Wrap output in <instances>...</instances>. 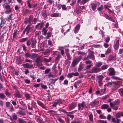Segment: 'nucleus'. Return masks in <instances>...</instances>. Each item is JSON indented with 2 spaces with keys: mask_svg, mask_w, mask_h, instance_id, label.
<instances>
[{
  "mask_svg": "<svg viewBox=\"0 0 123 123\" xmlns=\"http://www.w3.org/2000/svg\"><path fill=\"white\" fill-rule=\"evenodd\" d=\"M61 7L62 9L63 10H66L67 9V7H66V5H61Z\"/></svg>",
  "mask_w": 123,
  "mask_h": 123,
  "instance_id": "nucleus-40",
  "label": "nucleus"
},
{
  "mask_svg": "<svg viewBox=\"0 0 123 123\" xmlns=\"http://www.w3.org/2000/svg\"><path fill=\"white\" fill-rule=\"evenodd\" d=\"M25 96L27 99H29L31 98L30 94L28 93H26L25 94Z\"/></svg>",
  "mask_w": 123,
  "mask_h": 123,
  "instance_id": "nucleus-32",
  "label": "nucleus"
},
{
  "mask_svg": "<svg viewBox=\"0 0 123 123\" xmlns=\"http://www.w3.org/2000/svg\"><path fill=\"white\" fill-rule=\"evenodd\" d=\"M66 53L68 59L69 60H70L71 58L69 53V50L68 49H66Z\"/></svg>",
  "mask_w": 123,
  "mask_h": 123,
  "instance_id": "nucleus-21",
  "label": "nucleus"
},
{
  "mask_svg": "<svg viewBox=\"0 0 123 123\" xmlns=\"http://www.w3.org/2000/svg\"><path fill=\"white\" fill-rule=\"evenodd\" d=\"M42 15L44 18H46L47 16L49 14V13L47 12L46 10H43L41 12Z\"/></svg>",
  "mask_w": 123,
  "mask_h": 123,
  "instance_id": "nucleus-7",
  "label": "nucleus"
},
{
  "mask_svg": "<svg viewBox=\"0 0 123 123\" xmlns=\"http://www.w3.org/2000/svg\"><path fill=\"white\" fill-rule=\"evenodd\" d=\"M89 0H82L81 1V3L82 4L84 5Z\"/></svg>",
  "mask_w": 123,
  "mask_h": 123,
  "instance_id": "nucleus-51",
  "label": "nucleus"
},
{
  "mask_svg": "<svg viewBox=\"0 0 123 123\" xmlns=\"http://www.w3.org/2000/svg\"><path fill=\"white\" fill-rule=\"evenodd\" d=\"M28 40V38L27 37L22 38L20 39L19 42H20L23 43L27 41Z\"/></svg>",
  "mask_w": 123,
  "mask_h": 123,
  "instance_id": "nucleus-23",
  "label": "nucleus"
},
{
  "mask_svg": "<svg viewBox=\"0 0 123 123\" xmlns=\"http://www.w3.org/2000/svg\"><path fill=\"white\" fill-rule=\"evenodd\" d=\"M36 41L34 38H32L31 40V45L32 48H34L36 43Z\"/></svg>",
  "mask_w": 123,
  "mask_h": 123,
  "instance_id": "nucleus-14",
  "label": "nucleus"
},
{
  "mask_svg": "<svg viewBox=\"0 0 123 123\" xmlns=\"http://www.w3.org/2000/svg\"><path fill=\"white\" fill-rule=\"evenodd\" d=\"M30 25H28L25 28V30L27 31L26 33L27 35L29 33L30 30L32 28V27H30Z\"/></svg>",
  "mask_w": 123,
  "mask_h": 123,
  "instance_id": "nucleus-20",
  "label": "nucleus"
},
{
  "mask_svg": "<svg viewBox=\"0 0 123 123\" xmlns=\"http://www.w3.org/2000/svg\"><path fill=\"white\" fill-rule=\"evenodd\" d=\"M6 105L7 107H9L10 106V102H7L6 103Z\"/></svg>",
  "mask_w": 123,
  "mask_h": 123,
  "instance_id": "nucleus-53",
  "label": "nucleus"
},
{
  "mask_svg": "<svg viewBox=\"0 0 123 123\" xmlns=\"http://www.w3.org/2000/svg\"><path fill=\"white\" fill-rule=\"evenodd\" d=\"M12 117L13 119L14 120H16L18 118V117L17 116L16 114L13 115L12 116Z\"/></svg>",
  "mask_w": 123,
  "mask_h": 123,
  "instance_id": "nucleus-52",
  "label": "nucleus"
},
{
  "mask_svg": "<svg viewBox=\"0 0 123 123\" xmlns=\"http://www.w3.org/2000/svg\"><path fill=\"white\" fill-rule=\"evenodd\" d=\"M18 121L19 123H25V121L20 118H18Z\"/></svg>",
  "mask_w": 123,
  "mask_h": 123,
  "instance_id": "nucleus-46",
  "label": "nucleus"
},
{
  "mask_svg": "<svg viewBox=\"0 0 123 123\" xmlns=\"http://www.w3.org/2000/svg\"><path fill=\"white\" fill-rule=\"evenodd\" d=\"M99 80H102L104 78V77L102 75H100L98 76L97 77Z\"/></svg>",
  "mask_w": 123,
  "mask_h": 123,
  "instance_id": "nucleus-42",
  "label": "nucleus"
},
{
  "mask_svg": "<svg viewBox=\"0 0 123 123\" xmlns=\"http://www.w3.org/2000/svg\"><path fill=\"white\" fill-rule=\"evenodd\" d=\"M30 11L29 9H25L23 11V12L25 14L30 13Z\"/></svg>",
  "mask_w": 123,
  "mask_h": 123,
  "instance_id": "nucleus-33",
  "label": "nucleus"
},
{
  "mask_svg": "<svg viewBox=\"0 0 123 123\" xmlns=\"http://www.w3.org/2000/svg\"><path fill=\"white\" fill-rule=\"evenodd\" d=\"M12 87L15 90V91L18 90V87L16 85H12Z\"/></svg>",
  "mask_w": 123,
  "mask_h": 123,
  "instance_id": "nucleus-49",
  "label": "nucleus"
},
{
  "mask_svg": "<svg viewBox=\"0 0 123 123\" xmlns=\"http://www.w3.org/2000/svg\"><path fill=\"white\" fill-rule=\"evenodd\" d=\"M6 98V96L3 93H0V98L4 99Z\"/></svg>",
  "mask_w": 123,
  "mask_h": 123,
  "instance_id": "nucleus-34",
  "label": "nucleus"
},
{
  "mask_svg": "<svg viewBox=\"0 0 123 123\" xmlns=\"http://www.w3.org/2000/svg\"><path fill=\"white\" fill-rule=\"evenodd\" d=\"M58 120L59 122L61 123H63L65 122L60 117H59L58 118Z\"/></svg>",
  "mask_w": 123,
  "mask_h": 123,
  "instance_id": "nucleus-48",
  "label": "nucleus"
},
{
  "mask_svg": "<svg viewBox=\"0 0 123 123\" xmlns=\"http://www.w3.org/2000/svg\"><path fill=\"white\" fill-rule=\"evenodd\" d=\"M31 55L29 52L26 53L25 55V56L26 57H31Z\"/></svg>",
  "mask_w": 123,
  "mask_h": 123,
  "instance_id": "nucleus-41",
  "label": "nucleus"
},
{
  "mask_svg": "<svg viewBox=\"0 0 123 123\" xmlns=\"http://www.w3.org/2000/svg\"><path fill=\"white\" fill-rule=\"evenodd\" d=\"M82 65H80L79 66L78 70L79 72L81 71L83 69Z\"/></svg>",
  "mask_w": 123,
  "mask_h": 123,
  "instance_id": "nucleus-44",
  "label": "nucleus"
},
{
  "mask_svg": "<svg viewBox=\"0 0 123 123\" xmlns=\"http://www.w3.org/2000/svg\"><path fill=\"white\" fill-rule=\"evenodd\" d=\"M51 34L50 32H48L47 34V36L45 37V38L46 39H49V37H51Z\"/></svg>",
  "mask_w": 123,
  "mask_h": 123,
  "instance_id": "nucleus-39",
  "label": "nucleus"
},
{
  "mask_svg": "<svg viewBox=\"0 0 123 123\" xmlns=\"http://www.w3.org/2000/svg\"><path fill=\"white\" fill-rule=\"evenodd\" d=\"M50 16L51 17H60L61 16V14L59 12H56L51 14Z\"/></svg>",
  "mask_w": 123,
  "mask_h": 123,
  "instance_id": "nucleus-9",
  "label": "nucleus"
},
{
  "mask_svg": "<svg viewBox=\"0 0 123 123\" xmlns=\"http://www.w3.org/2000/svg\"><path fill=\"white\" fill-rule=\"evenodd\" d=\"M120 102L119 100L115 101L112 103H111V107H113L116 105H117L120 103Z\"/></svg>",
  "mask_w": 123,
  "mask_h": 123,
  "instance_id": "nucleus-13",
  "label": "nucleus"
},
{
  "mask_svg": "<svg viewBox=\"0 0 123 123\" xmlns=\"http://www.w3.org/2000/svg\"><path fill=\"white\" fill-rule=\"evenodd\" d=\"M108 67V66L107 65H103L101 67V69L103 70H105L107 69Z\"/></svg>",
  "mask_w": 123,
  "mask_h": 123,
  "instance_id": "nucleus-36",
  "label": "nucleus"
},
{
  "mask_svg": "<svg viewBox=\"0 0 123 123\" xmlns=\"http://www.w3.org/2000/svg\"><path fill=\"white\" fill-rule=\"evenodd\" d=\"M89 55V56L90 58H92L93 59L94 58V55L92 53H90Z\"/></svg>",
  "mask_w": 123,
  "mask_h": 123,
  "instance_id": "nucleus-63",
  "label": "nucleus"
},
{
  "mask_svg": "<svg viewBox=\"0 0 123 123\" xmlns=\"http://www.w3.org/2000/svg\"><path fill=\"white\" fill-rule=\"evenodd\" d=\"M37 121L39 123H44L43 120L39 118H38L37 119Z\"/></svg>",
  "mask_w": 123,
  "mask_h": 123,
  "instance_id": "nucleus-43",
  "label": "nucleus"
},
{
  "mask_svg": "<svg viewBox=\"0 0 123 123\" xmlns=\"http://www.w3.org/2000/svg\"><path fill=\"white\" fill-rule=\"evenodd\" d=\"M111 78L115 80H120L121 79L115 76H112L111 77Z\"/></svg>",
  "mask_w": 123,
  "mask_h": 123,
  "instance_id": "nucleus-55",
  "label": "nucleus"
},
{
  "mask_svg": "<svg viewBox=\"0 0 123 123\" xmlns=\"http://www.w3.org/2000/svg\"><path fill=\"white\" fill-rule=\"evenodd\" d=\"M98 122L100 123H106L107 121H104L103 120H99Z\"/></svg>",
  "mask_w": 123,
  "mask_h": 123,
  "instance_id": "nucleus-64",
  "label": "nucleus"
},
{
  "mask_svg": "<svg viewBox=\"0 0 123 123\" xmlns=\"http://www.w3.org/2000/svg\"><path fill=\"white\" fill-rule=\"evenodd\" d=\"M122 112H119L117 113L116 114V118H119L122 116Z\"/></svg>",
  "mask_w": 123,
  "mask_h": 123,
  "instance_id": "nucleus-29",
  "label": "nucleus"
},
{
  "mask_svg": "<svg viewBox=\"0 0 123 123\" xmlns=\"http://www.w3.org/2000/svg\"><path fill=\"white\" fill-rule=\"evenodd\" d=\"M41 87L42 88L44 89H46L47 88V86L46 85H43L42 84H41Z\"/></svg>",
  "mask_w": 123,
  "mask_h": 123,
  "instance_id": "nucleus-54",
  "label": "nucleus"
},
{
  "mask_svg": "<svg viewBox=\"0 0 123 123\" xmlns=\"http://www.w3.org/2000/svg\"><path fill=\"white\" fill-rule=\"evenodd\" d=\"M91 70L92 73H97L100 71L101 68H97L95 67H94L92 68Z\"/></svg>",
  "mask_w": 123,
  "mask_h": 123,
  "instance_id": "nucleus-6",
  "label": "nucleus"
},
{
  "mask_svg": "<svg viewBox=\"0 0 123 123\" xmlns=\"http://www.w3.org/2000/svg\"><path fill=\"white\" fill-rule=\"evenodd\" d=\"M56 102L58 104L60 105L62 104L63 103L62 102V101L60 99L58 100Z\"/></svg>",
  "mask_w": 123,
  "mask_h": 123,
  "instance_id": "nucleus-56",
  "label": "nucleus"
},
{
  "mask_svg": "<svg viewBox=\"0 0 123 123\" xmlns=\"http://www.w3.org/2000/svg\"><path fill=\"white\" fill-rule=\"evenodd\" d=\"M76 0H72V3L70 4V5L72 6L76 3Z\"/></svg>",
  "mask_w": 123,
  "mask_h": 123,
  "instance_id": "nucleus-59",
  "label": "nucleus"
},
{
  "mask_svg": "<svg viewBox=\"0 0 123 123\" xmlns=\"http://www.w3.org/2000/svg\"><path fill=\"white\" fill-rule=\"evenodd\" d=\"M122 53H123V49H120L119 50V51L118 54H121Z\"/></svg>",
  "mask_w": 123,
  "mask_h": 123,
  "instance_id": "nucleus-61",
  "label": "nucleus"
},
{
  "mask_svg": "<svg viewBox=\"0 0 123 123\" xmlns=\"http://www.w3.org/2000/svg\"><path fill=\"white\" fill-rule=\"evenodd\" d=\"M17 114L23 116L25 115L26 113L25 112L22 111H19L17 112Z\"/></svg>",
  "mask_w": 123,
  "mask_h": 123,
  "instance_id": "nucleus-28",
  "label": "nucleus"
},
{
  "mask_svg": "<svg viewBox=\"0 0 123 123\" xmlns=\"http://www.w3.org/2000/svg\"><path fill=\"white\" fill-rule=\"evenodd\" d=\"M86 106L84 101L82 102L81 103H79L78 104V109L79 110H83L84 107Z\"/></svg>",
  "mask_w": 123,
  "mask_h": 123,
  "instance_id": "nucleus-3",
  "label": "nucleus"
},
{
  "mask_svg": "<svg viewBox=\"0 0 123 123\" xmlns=\"http://www.w3.org/2000/svg\"><path fill=\"white\" fill-rule=\"evenodd\" d=\"M32 19V17L31 16H30L29 17L28 19H26L25 20L24 22L25 24H27L28 23H29L30 24Z\"/></svg>",
  "mask_w": 123,
  "mask_h": 123,
  "instance_id": "nucleus-8",
  "label": "nucleus"
},
{
  "mask_svg": "<svg viewBox=\"0 0 123 123\" xmlns=\"http://www.w3.org/2000/svg\"><path fill=\"white\" fill-rule=\"evenodd\" d=\"M80 25H78L76 26L75 27L74 31V32L75 33H77L78 31L80 29Z\"/></svg>",
  "mask_w": 123,
  "mask_h": 123,
  "instance_id": "nucleus-22",
  "label": "nucleus"
},
{
  "mask_svg": "<svg viewBox=\"0 0 123 123\" xmlns=\"http://www.w3.org/2000/svg\"><path fill=\"white\" fill-rule=\"evenodd\" d=\"M99 103V101H94L91 102L90 104L91 105L92 107L98 105Z\"/></svg>",
  "mask_w": 123,
  "mask_h": 123,
  "instance_id": "nucleus-12",
  "label": "nucleus"
},
{
  "mask_svg": "<svg viewBox=\"0 0 123 123\" xmlns=\"http://www.w3.org/2000/svg\"><path fill=\"white\" fill-rule=\"evenodd\" d=\"M79 62L76 59H74L72 62V67H74Z\"/></svg>",
  "mask_w": 123,
  "mask_h": 123,
  "instance_id": "nucleus-17",
  "label": "nucleus"
},
{
  "mask_svg": "<svg viewBox=\"0 0 123 123\" xmlns=\"http://www.w3.org/2000/svg\"><path fill=\"white\" fill-rule=\"evenodd\" d=\"M58 79V78L56 79H50V80H52V81L50 83V84H54L55 82Z\"/></svg>",
  "mask_w": 123,
  "mask_h": 123,
  "instance_id": "nucleus-31",
  "label": "nucleus"
},
{
  "mask_svg": "<svg viewBox=\"0 0 123 123\" xmlns=\"http://www.w3.org/2000/svg\"><path fill=\"white\" fill-rule=\"evenodd\" d=\"M5 94L6 95L9 96L11 95V93L8 92V90L7 89H6V90Z\"/></svg>",
  "mask_w": 123,
  "mask_h": 123,
  "instance_id": "nucleus-57",
  "label": "nucleus"
},
{
  "mask_svg": "<svg viewBox=\"0 0 123 123\" xmlns=\"http://www.w3.org/2000/svg\"><path fill=\"white\" fill-rule=\"evenodd\" d=\"M22 66L27 68H31L33 67V65L32 64H30L28 63H27L25 64H23Z\"/></svg>",
  "mask_w": 123,
  "mask_h": 123,
  "instance_id": "nucleus-15",
  "label": "nucleus"
},
{
  "mask_svg": "<svg viewBox=\"0 0 123 123\" xmlns=\"http://www.w3.org/2000/svg\"><path fill=\"white\" fill-rule=\"evenodd\" d=\"M92 66L93 65L92 64H90V65H87L86 66V69H90Z\"/></svg>",
  "mask_w": 123,
  "mask_h": 123,
  "instance_id": "nucleus-50",
  "label": "nucleus"
},
{
  "mask_svg": "<svg viewBox=\"0 0 123 123\" xmlns=\"http://www.w3.org/2000/svg\"><path fill=\"white\" fill-rule=\"evenodd\" d=\"M14 94L15 97H16L18 98L21 97L22 96L18 90L15 91Z\"/></svg>",
  "mask_w": 123,
  "mask_h": 123,
  "instance_id": "nucleus-10",
  "label": "nucleus"
},
{
  "mask_svg": "<svg viewBox=\"0 0 123 123\" xmlns=\"http://www.w3.org/2000/svg\"><path fill=\"white\" fill-rule=\"evenodd\" d=\"M38 55L37 54H32L31 56V59H33L35 58L38 57Z\"/></svg>",
  "mask_w": 123,
  "mask_h": 123,
  "instance_id": "nucleus-25",
  "label": "nucleus"
},
{
  "mask_svg": "<svg viewBox=\"0 0 123 123\" xmlns=\"http://www.w3.org/2000/svg\"><path fill=\"white\" fill-rule=\"evenodd\" d=\"M99 118L101 119H105L106 117L105 116H104L103 115L101 114L99 116Z\"/></svg>",
  "mask_w": 123,
  "mask_h": 123,
  "instance_id": "nucleus-60",
  "label": "nucleus"
},
{
  "mask_svg": "<svg viewBox=\"0 0 123 123\" xmlns=\"http://www.w3.org/2000/svg\"><path fill=\"white\" fill-rule=\"evenodd\" d=\"M42 32L43 33V35L45 36H46L47 34V31L46 29L45 28H44L43 29Z\"/></svg>",
  "mask_w": 123,
  "mask_h": 123,
  "instance_id": "nucleus-35",
  "label": "nucleus"
},
{
  "mask_svg": "<svg viewBox=\"0 0 123 123\" xmlns=\"http://www.w3.org/2000/svg\"><path fill=\"white\" fill-rule=\"evenodd\" d=\"M50 68H48L46 69L45 71L44 74H46L48 73L50 71Z\"/></svg>",
  "mask_w": 123,
  "mask_h": 123,
  "instance_id": "nucleus-58",
  "label": "nucleus"
},
{
  "mask_svg": "<svg viewBox=\"0 0 123 123\" xmlns=\"http://www.w3.org/2000/svg\"><path fill=\"white\" fill-rule=\"evenodd\" d=\"M102 64V62H97L96 63V66L97 67H99L101 66Z\"/></svg>",
  "mask_w": 123,
  "mask_h": 123,
  "instance_id": "nucleus-38",
  "label": "nucleus"
},
{
  "mask_svg": "<svg viewBox=\"0 0 123 123\" xmlns=\"http://www.w3.org/2000/svg\"><path fill=\"white\" fill-rule=\"evenodd\" d=\"M104 17L105 18H106L111 21L113 22H114L115 21V20L114 19H113L112 18L109 17L108 15H107L106 14H105L104 15Z\"/></svg>",
  "mask_w": 123,
  "mask_h": 123,
  "instance_id": "nucleus-19",
  "label": "nucleus"
},
{
  "mask_svg": "<svg viewBox=\"0 0 123 123\" xmlns=\"http://www.w3.org/2000/svg\"><path fill=\"white\" fill-rule=\"evenodd\" d=\"M50 52V50L47 49L45 51L43 52V54L44 55H49Z\"/></svg>",
  "mask_w": 123,
  "mask_h": 123,
  "instance_id": "nucleus-26",
  "label": "nucleus"
},
{
  "mask_svg": "<svg viewBox=\"0 0 123 123\" xmlns=\"http://www.w3.org/2000/svg\"><path fill=\"white\" fill-rule=\"evenodd\" d=\"M27 4L29 8H32V5H31V0H28Z\"/></svg>",
  "mask_w": 123,
  "mask_h": 123,
  "instance_id": "nucleus-27",
  "label": "nucleus"
},
{
  "mask_svg": "<svg viewBox=\"0 0 123 123\" xmlns=\"http://www.w3.org/2000/svg\"><path fill=\"white\" fill-rule=\"evenodd\" d=\"M119 47V40H117L114 45V48L115 49L117 50Z\"/></svg>",
  "mask_w": 123,
  "mask_h": 123,
  "instance_id": "nucleus-16",
  "label": "nucleus"
},
{
  "mask_svg": "<svg viewBox=\"0 0 123 123\" xmlns=\"http://www.w3.org/2000/svg\"><path fill=\"white\" fill-rule=\"evenodd\" d=\"M109 75L110 76L114 75L115 74L116 72L114 69L112 68H110L108 69Z\"/></svg>",
  "mask_w": 123,
  "mask_h": 123,
  "instance_id": "nucleus-4",
  "label": "nucleus"
},
{
  "mask_svg": "<svg viewBox=\"0 0 123 123\" xmlns=\"http://www.w3.org/2000/svg\"><path fill=\"white\" fill-rule=\"evenodd\" d=\"M100 3L99 2H97L96 4H95L94 3L91 4L92 8V10L93 11L94 10L96 7L97 5L99 6L100 5Z\"/></svg>",
  "mask_w": 123,
  "mask_h": 123,
  "instance_id": "nucleus-11",
  "label": "nucleus"
},
{
  "mask_svg": "<svg viewBox=\"0 0 123 123\" xmlns=\"http://www.w3.org/2000/svg\"><path fill=\"white\" fill-rule=\"evenodd\" d=\"M27 45L28 46L31 44V42L30 40H29L27 41Z\"/></svg>",
  "mask_w": 123,
  "mask_h": 123,
  "instance_id": "nucleus-62",
  "label": "nucleus"
},
{
  "mask_svg": "<svg viewBox=\"0 0 123 123\" xmlns=\"http://www.w3.org/2000/svg\"><path fill=\"white\" fill-rule=\"evenodd\" d=\"M113 83L114 85L113 86L111 90L112 91H114L120 86V85L119 83L118 82H113Z\"/></svg>",
  "mask_w": 123,
  "mask_h": 123,
  "instance_id": "nucleus-2",
  "label": "nucleus"
},
{
  "mask_svg": "<svg viewBox=\"0 0 123 123\" xmlns=\"http://www.w3.org/2000/svg\"><path fill=\"white\" fill-rule=\"evenodd\" d=\"M42 57L41 56H39L37 57L35 60V64L36 65L39 67L42 66Z\"/></svg>",
  "mask_w": 123,
  "mask_h": 123,
  "instance_id": "nucleus-1",
  "label": "nucleus"
},
{
  "mask_svg": "<svg viewBox=\"0 0 123 123\" xmlns=\"http://www.w3.org/2000/svg\"><path fill=\"white\" fill-rule=\"evenodd\" d=\"M76 104L74 103H72L69 104L68 106V109L69 110H71L74 108L76 106Z\"/></svg>",
  "mask_w": 123,
  "mask_h": 123,
  "instance_id": "nucleus-5",
  "label": "nucleus"
},
{
  "mask_svg": "<svg viewBox=\"0 0 123 123\" xmlns=\"http://www.w3.org/2000/svg\"><path fill=\"white\" fill-rule=\"evenodd\" d=\"M73 76V73H69L67 75V77L68 78H72Z\"/></svg>",
  "mask_w": 123,
  "mask_h": 123,
  "instance_id": "nucleus-45",
  "label": "nucleus"
},
{
  "mask_svg": "<svg viewBox=\"0 0 123 123\" xmlns=\"http://www.w3.org/2000/svg\"><path fill=\"white\" fill-rule=\"evenodd\" d=\"M89 119L90 121H93V117L92 114H91L89 115Z\"/></svg>",
  "mask_w": 123,
  "mask_h": 123,
  "instance_id": "nucleus-47",
  "label": "nucleus"
},
{
  "mask_svg": "<svg viewBox=\"0 0 123 123\" xmlns=\"http://www.w3.org/2000/svg\"><path fill=\"white\" fill-rule=\"evenodd\" d=\"M52 59L51 57H50L49 59H47L46 58H44L43 59V60L44 62H49Z\"/></svg>",
  "mask_w": 123,
  "mask_h": 123,
  "instance_id": "nucleus-24",
  "label": "nucleus"
},
{
  "mask_svg": "<svg viewBox=\"0 0 123 123\" xmlns=\"http://www.w3.org/2000/svg\"><path fill=\"white\" fill-rule=\"evenodd\" d=\"M109 106L106 104H105L101 106V108L102 109H106Z\"/></svg>",
  "mask_w": 123,
  "mask_h": 123,
  "instance_id": "nucleus-30",
  "label": "nucleus"
},
{
  "mask_svg": "<svg viewBox=\"0 0 123 123\" xmlns=\"http://www.w3.org/2000/svg\"><path fill=\"white\" fill-rule=\"evenodd\" d=\"M111 52V49L110 48L108 49L105 53V54L107 55Z\"/></svg>",
  "mask_w": 123,
  "mask_h": 123,
  "instance_id": "nucleus-37",
  "label": "nucleus"
},
{
  "mask_svg": "<svg viewBox=\"0 0 123 123\" xmlns=\"http://www.w3.org/2000/svg\"><path fill=\"white\" fill-rule=\"evenodd\" d=\"M38 104L40 106L42 107L43 108L45 109H46V108L45 106L43 103L39 101H37Z\"/></svg>",
  "mask_w": 123,
  "mask_h": 123,
  "instance_id": "nucleus-18",
  "label": "nucleus"
}]
</instances>
